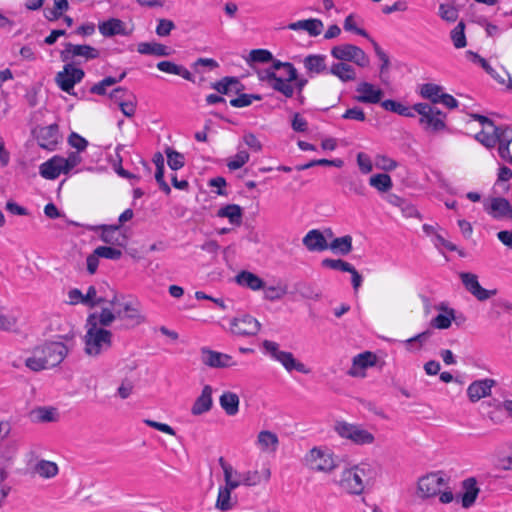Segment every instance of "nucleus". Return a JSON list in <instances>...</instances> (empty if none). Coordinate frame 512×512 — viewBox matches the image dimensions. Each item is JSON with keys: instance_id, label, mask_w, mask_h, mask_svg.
<instances>
[{"instance_id": "nucleus-56", "label": "nucleus", "mask_w": 512, "mask_h": 512, "mask_svg": "<svg viewBox=\"0 0 512 512\" xmlns=\"http://www.w3.org/2000/svg\"><path fill=\"white\" fill-rule=\"evenodd\" d=\"M249 160V153L245 150H240L230 161L227 162V167L230 170H237L241 168Z\"/></svg>"}, {"instance_id": "nucleus-2", "label": "nucleus", "mask_w": 512, "mask_h": 512, "mask_svg": "<svg viewBox=\"0 0 512 512\" xmlns=\"http://www.w3.org/2000/svg\"><path fill=\"white\" fill-rule=\"evenodd\" d=\"M86 326L87 331L84 336L85 353L88 356L97 357L107 352L112 346L111 331L98 326L95 313L88 316Z\"/></svg>"}, {"instance_id": "nucleus-3", "label": "nucleus", "mask_w": 512, "mask_h": 512, "mask_svg": "<svg viewBox=\"0 0 512 512\" xmlns=\"http://www.w3.org/2000/svg\"><path fill=\"white\" fill-rule=\"evenodd\" d=\"M365 466H353L344 469L335 483L346 493L361 495L365 489L364 477L367 475Z\"/></svg>"}, {"instance_id": "nucleus-64", "label": "nucleus", "mask_w": 512, "mask_h": 512, "mask_svg": "<svg viewBox=\"0 0 512 512\" xmlns=\"http://www.w3.org/2000/svg\"><path fill=\"white\" fill-rule=\"evenodd\" d=\"M490 75L498 83H500L502 85L506 84L507 89H512V78H511L510 74L503 67L500 68L499 72L495 70V72H492V74H490Z\"/></svg>"}, {"instance_id": "nucleus-23", "label": "nucleus", "mask_w": 512, "mask_h": 512, "mask_svg": "<svg viewBox=\"0 0 512 512\" xmlns=\"http://www.w3.org/2000/svg\"><path fill=\"white\" fill-rule=\"evenodd\" d=\"M303 65L311 77L319 75L327 70L326 56L321 54H310L303 59Z\"/></svg>"}, {"instance_id": "nucleus-37", "label": "nucleus", "mask_w": 512, "mask_h": 512, "mask_svg": "<svg viewBox=\"0 0 512 512\" xmlns=\"http://www.w3.org/2000/svg\"><path fill=\"white\" fill-rule=\"evenodd\" d=\"M260 100H262V96L260 94H248L244 92L230 98L229 104L235 108H244L250 106L253 101Z\"/></svg>"}, {"instance_id": "nucleus-20", "label": "nucleus", "mask_w": 512, "mask_h": 512, "mask_svg": "<svg viewBox=\"0 0 512 512\" xmlns=\"http://www.w3.org/2000/svg\"><path fill=\"white\" fill-rule=\"evenodd\" d=\"M256 445L262 452L274 454L279 446V438L272 431L262 430L257 435Z\"/></svg>"}, {"instance_id": "nucleus-53", "label": "nucleus", "mask_w": 512, "mask_h": 512, "mask_svg": "<svg viewBox=\"0 0 512 512\" xmlns=\"http://www.w3.org/2000/svg\"><path fill=\"white\" fill-rule=\"evenodd\" d=\"M322 266L333 269V270H339L342 272H348L352 269V264L349 262H346L342 259H330L326 258L322 260Z\"/></svg>"}, {"instance_id": "nucleus-47", "label": "nucleus", "mask_w": 512, "mask_h": 512, "mask_svg": "<svg viewBox=\"0 0 512 512\" xmlns=\"http://www.w3.org/2000/svg\"><path fill=\"white\" fill-rule=\"evenodd\" d=\"M122 317V311L116 310L115 313L110 308H102L99 316H97V323L103 327H108L116 318Z\"/></svg>"}, {"instance_id": "nucleus-11", "label": "nucleus", "mask_w": 512, "mask_h": 512, "mask_svg": "<svg viewBox=\"0 0 512 512\" xmlns=\"http://www.w3.org/2000/svg\"><path fill=\"white\" fill-rule=\"evenodd\" d=\"M99 51L87 44H72L70 42L64 45V49L60 53L63 62L71 61L75 57H83L86 61L98 58Z\"/></svg>"}, {"instance_id": "nucleus-5", "label": "nucleus", "mask_w": 512, "mask_h": 512, "mask_svg": "<svg viewBox=\"0 0 512 512\" xmlns=\"http://www.w3.org/2000/svg\"><path fill=\"white\" fill-rule=\"evenodd\" d=\"M262 346L264 351L270 355L273 360L281 363L286 371L291 372L296 370L303 374L310 373V369H308L303 363L296 360L291 352L280 350L278 343L270 340H264Z\"/></svg>"}, {"instance_id": "nucleus-35", "label": "nucleus", "mask_w": 512, "mask_h": 512, "mask_svg": "<svg viewBox=\"0 0 512 512\" xmlns=\"http://www.w3.org/2000/svg\"><path fill=\"white\" fill-rule=\"evenodd\" d=\"M432 332L430 330H426L422 333H419L405 341H403L404 346L407 351L415 352L422 348V346L428 341Z\"/></svg>"}, {"instance_id": "nucleus-16", "label": "nucleus", "mask_w": 512, "mask_h": 512, "mask_svg": "<svg viewBox=\"0 0 512 512\" xmlns=\"http://www.w3.org/2000/svg\"><path fill=\"white\" fill-rule=\"evenodd\" d=\"M485 211L495 219L512 218V206L503 197H494L484 204Z\"/></svg>"}, {"instance_id": "nucleus-38", "label": "nucleus", "mask_w": 512, "mask_h": 512, "mask_svg": "<svg viewBox=\"0 0 512 512\" xmlns=\"http://www.w3.org/2000/svg\"><path fill=\"white\" fill-rule=\"evenodd\" d=\"M381 106L387 110L394 112L398 115L405 116V117H414V112L409 107L403 105L400 102H397L392 99H387L381 102Z\"/></svg>"}, {"instance_id": "nucleus-62", "label": "nucleus", "mask_w": 512, "mask_h": 512, "mask_svg": "<svg viewBox=\"0 0 512 512\" xmlns=\"http://www.w3.org/2000/svg\"><path fill=\"white\" fill-rule=\"evenodd\" d=\"M175 28V24L172 20L169 19H159L158 25L156 27V34L160 37H166L168 36L171 31Z\"/></svg>"}, {"instance_id": "nucleus-18", "label": "nucleus", "mask_w": 512, "mask_h": 512, "mask_svg": "<svg viewBox=\"0 0 512 512\" xmlns=\"http://www.w3.org/2000/svg\"><path fill=\"white\" fill-rule=\"evenodd\" d=\"M496 384L493 379H483L472 382L467 389V395L472 402H477L480 399L487 397L491 394V388Z\"/></svg>"}, {"instance_id": "nucleus-48", "label": "nucleus", "mask_w": 512, "mask_h": 512, "mask_svg": "<svg viewBox=\"0 0 512 512\" xmlns=\"http://www.w3.org/2000/svg\"><path fill=\"white\" fill-rule=\"evenodd\" d=\"M241 484H243L242 473L234 470L231 466L226 465V489L232 491Z\"/></svg>"}, {"instance_id": "nucleus-63", "label": "nucleus", "mask_w": 512, "mask_h": 512, "mask_svg": "<svg viewBox=\"0 0 512 512\" xmlns=\"http://www.w3.org/2000/svg\"><path fill=\"white\" fill-rule=\"evenodd\" d=\"M68 143L78 152L84 151L88 146V141L76 132H72L69 135Z\"/></svg>"}, {"instance_id": "nucleus-8", "label": "nucleus", "mask_w": 512, "mask_h": 512, "mask_svg": "<svg viewBox=\"0 0 512 512\" xmlns=\"http://www.w3.org/2000/svg\"><path fill=\"white\" fill-rule=\"evenodd\" d=\"M446 485L447 481L440 472L426 474L418 479L417 495L421 499L435 497Z\"/></svg>"}, {"instance_id": "nucleus-6", "label": "nucleus", "mask_w": 512, "mask_h": 512, "mask_svg": "<svg viewBox=\"0 0 512 512\" xmlns=\"http://www.w3.org/2000/svg\"><path fill=\"white\" fill-rule=\"evenodd\" d=\"M412 109L420 115L419 122L425 129L438 132L446 128L444 121L446 115L432 105L428 103H417Z\"/></svg>"}, {"instance_id": "nucleus-60", "label": "nucleus", "mask_w": 512, "mask_h": 512, "mask_svg": "<svg viewBox=\"0 0 512 512\" xmlns=\"http://www.w3.org/2000/svg\"><path fill=\"white\" fill-rule=\"evenodd\" d=\"M357 165L363 174H368L373 170V163L369 155L364 152L357 154Z\"/></svg>"}, {"instance_id": "nucleus-54", "label": "nucleus", "mask_w": 512, "mask_h": 512, "mask_svg": "<svg viewBox=\"0 0 512 512\" xmlns=\"http://www.w3.org/2000/svg\"><path fill=\"white\" fill-rule=\"evenodd\" d=\"M95 251L101 258L119 260L122 257V251L111 246H98Z\"/></svg>"}, {"instance_id": "nucleus-50", "label": "nucleus", "mask_w": 512, "mask_h": 512, "mask_svg": "<svg viewBox=\"0 0 512 512\" xmlns=\"http://www.w3.org/2000/svg\"><path fill=\"white\" fill-rule=\"evenodd\" d=\"M245 86L236 77L226 76V97L232 98L233 96L244 93Z\"/></svg>"}, {"instance_id": "nucleus-21", "label": "nucleus", "mask_w": 512, "mask_h": 512, "mask_svg": "<svg viewBox=\"0 0 512 512\" xmlns=\"http://www.w3.org/2000/svg\"><path fill=\"white\" fill-rule=\"evenodd\" d=\"M232 281L252 291H258L264 288V281L256 274L246 270L240 271Z\"/></svg>"}, {"instance_id": "nucleus-1", "label": "nucleus", "mask_w": 512, "mask_h": 512, "mask_svg": "<svg viewBox=\"0 0 512 512\" xmlns=\"http://www.w3.org/2000/svg\"><path fill=\"white\" fill-rule=\"evenodd\" d=\"M68 348L62 342H45L32 351V356L25 360V365L38 372L59 365L67 356Z\"/></svg>"}, {"instance_id": "nucleus-43", "label": "nucleus", "mask_w": 512, "mask_h": 512, "mask_svg": "<svg viewBox=\"0 0 512 512\" xmlns=\"http://www.w3.org/2000/svg\"><path fill=\"white\" fill-rule=\"evenodd\" d=\"M167 155V163L170 169L177 171L185 165L184 155L178 151L173 150L170 147L165 149Z\"/></svg>"}, {"instance_id": "nucleus-33", "label": "nucleus", "mask_w": 512, "mask_h": 512, "mask_svg": "<svg viewBox=\"0 0 512 512\" xmlns=\"http://www.w3.org/2000/svg\"><path fill=\"white\" fill-rule=\"evenodd\" d=\"M271 472L269 468H265L262 473L258 471H246L242 473V481L243 485L246 486H255L259 484L262 480L268 481L270 479Z\"/></svg>"}, {"instance_id": "nucleus-42", "label": "nucleus", "mask_w": 512, "mask_h": 512, "mask_svg": "<svg viewBox=\"0 0 512 512\" xmlns=\"http://www.w3.org/2000/svg\"><path fill=\"white\" fill-rule=\"evenodd\" d=\"M201 360L205 365L210 367L224 366V363L222 362V354L205 347L201 349Z\"/></svg>"}, {"instance_id": "nucleus-12", "label": "nucleus", "mask_w": 512, "mask_h": 512, "mask_svg": "<svg viewBox=\"0 0 512 512\" xmlns=\"http://www.w3.org/2000/svg\"><path fill=\"white\" fill-rule=\"evenodd\" d=\"M459 276L465 289L479 301H485L497 293L496 289L483 288L478 281V276L474 273L462 272Z\"/></svg>"}, {"instance_id": "nucleus-17", "label": "nucleus", "mask_w": 512, "mask_h": 512, "mask_svg": "<svg viewBox=\"0 0 512 512\" xmlns=\"http://www.w3.org/2000/svg\"><path fill=\"white\" fill-rule=\"evenodd\" d=\"M92 229L101 231L100 239L106 244L120 247H124L126 244V238L119 232L120 225L102 224Z\"/></svg>"}, {"instance_id": "nucleus-14", "label": "nucleus", "mask_w": 512, "mask_h": 512, "mask_svg": "<svg viewBox=\"0 0 512 512\" xmlns=\"http://www.w3.org/2000/svg\"><path fill=\"white\" fill-rule=\"evenodd\" d=\"M326 236L331 238L333 236V232L331 229H326L324 232H321L318 229L310 230L303 237V245L311 252H320L328 249V242Z\"/></svg>"}, {"instance_id": "nucleus-39", "label": "nucleus", "mask_w": 512, "mask_h": 512, "mask_svg": "<svg viewBox=\"0 0 512 512\" xmlns=\"http://www.w3.org/2000/svg\"><path fill=\"white\" fill-rule=\"evenodd\" d=\"M369 184L379 192H387L392 186L391 177L386 173L375 174L370 177Z\"/></svg>"}, {"instance_id": "nucleus-24", "label": "nucleus", "mask_w": 512, "mask_h": 512, "mask_svg": "<svg viewBox=\"0 0 512 512\" xmlns=\"http://www.w3.org/2000/svg\"><path fill=\"white\" fill-rule=\"evenodd\" d=\"M39 173L43 178L49 180L56 179L61 173H64L60 156H53L51 159L42 163L39 167Z\"/></svg>"}, {"instance_id": "nucleus-9", "label": "nucleus", "mask_w": 512, "mask_h": 512, "mask_svg": "<svg viewBox=\"0 0 512 512\" xmlns=\"http://www.w3.org/2000/svg\"><path fill=\"white\" fill-rule=\"evenodd\" d=\"M331 55L340 62H353L360 67L369 65V57L366 53L353 44H340L331 49Z\"/></svg>"}, {"instance_id": "nucleus-27", "label": "nucleus", "mask_w": 512, "mask_h": 512, "mask_svg": "<svg viewBox=\"0 0 512 512\" xmlns=\"http://www.w3.org/2000/svg\"><path fill=\"white\" fill-rule=\"evenodd\" d=\"M99 32L105 37H112L115 35H128L125 29V24L118 18H110L98 25Z\"/></svg>"}, {"instance_id": "nucleus-15", "label": "nucleus", "mask_w": 512, "mask_h": 512, "mask_svg": "<svg viewBox=\"0 0 512 512\" xmlns=\"http://www.w3.org/2000/svg\"><path fill=\"white\" fill-rule=\"evenodd\" d=\"M61 136L59 133V127L57 124H51L45 127H41L36 135L38 145L49 151L56 149Z\"/></svg>"}, {"instance_id": "nucleus-45", "label": "nucleus", "mask_w": 512, "mask_h": 512, "mask_svg": "<svg viewBox=\"0 0 512 512\" xmlns=\"http://www.w3.org/2000/svg\"><path fill=\"white\" fill-rule=\"evenodd\" d=\"M464 30L465 24L463 22H459L450 33L453 45L457 49L464 48L467 44Z\"/></svg>"}, {"instance_id": "nucleus-26", "label": "nucleus", "mask_w": 512, "mask_h": 512, "mask_svg": "<svg viewBox=\"0 0 512 512\" xmlns=\"http://www.w3.org/2000/svg\"><path fill=\"white\" fill-rule=\"evenodd\" d=\"M329 73L344 83L354 81L357 78L354 67L346 62L333 63L329 68Z\"/></svg>"}, {"instance_id": "nucleus-61", "label": "nucleus", "mask_w": 512, "mask_h": 512, "mask_svg": "<svg viewBox=\"0 0 512 512\" xmlns=\"http://www.w3.org/2000/svg\"><path fill=\"white\" fill-rule=\"evenodd\" d=\"M343 119L346 120H354L363 122L366 119V115L362 108L358 106H354L352 108L347 109L341 116Z\"/></svg>"}, {"instance_id": "nucleus-36", "label": "nucleus", "mask_w": 512, "mask_h": 512, "mask_svg": "<svg viewBox=\"0 0 512 512\" xmlns=\"http://www.w3.org/2000/svg\"><path fill=\"white\" fill-rule=\"evenodd\" d=\"M122 306V317L120 319L129 320L132 322V325H139L144 322V317L140 314L137 306H134L131 302H126Z\"/></svg>"}, {"instance_id": "nucleus-41", "label": "nucleus", "mask_w": 512, "mask_h": 512, "mask_svg": "<svg viewBox=\"0 0 512 512\" xmlns=\"http://www.w3.org/2000/svg\"><path fill=\"white\" fill-rule=\"evenodd\" d=\"M226 218L233 227H240L243 223V209L236 204H226Z\"/></svg>"}, {"instance_id": "nucleus-44", "label": "nucleus", "mask_w": 512, "mask_h": 512, "mask_svg": "<svg viewBox=\"0 0 512 512\" xmlns=\"http://www.w3.org/2000/svg\"><path fill=\"white\" fill-rule=\"evenodd\" d=\"M35 471L43 478H51L58 473V466L54 462L41 460L36 464Z\"/></svg>"}, {"instance_id": "nucleus-13", "label": "nucleus", "mask_w": 512, "mask_h": 512, "mask_svg": "<svg viewBox=\"0 0 512 512\" xmlns=\"http://www.w3.org/2000/svg\"><path fill=\"white\" fill-rule=\"evenodd\" d=\"M259 329L258 320L247 314L234 318L230 323V331L236 336H253Z\"/></svg>"}, {"instance_id": "nucleus-30", "label": "nucleus", "mask_w": 512, "mask_h": 512, "mask_svg": "<svg viewBox=\"0 0 512 512\" xmlns=\"http://www.w3.org/2000/svg\"><path fill=\"white\" fill-rule=\"evenodd\" d=\"M290 30H305L311 36H318L323 29V23L319 19L299 20L288 25Z\"/></svg>"}, {"instance_id": "nucleus-57", "label": "nucleus", "mask_w": 512, "mask_h": 512, "mask_svg": "<svg viewBox=\"0 0 512 512\" xmlns=\"http://www.w3.org/2000/svg\"><path fill=\"white\" fill-rule=\"evenodd\" d=\"M264 298L270 301H275L281 299L284 295H286L287 291L284 287L280 286H264Z\"/></svg>"}, {"instance_id": "nucleus-51", "label": "nucleus", "mask_w": 512, "mask_h": 512, "mask_svg": "<svg viewBox=\"0 0 512 512\" xmlns=\"http://www.w3.org/2000/svg\"><path fill=\"white\" fill-rule=\"evenodd\" d=\"M273 60V55L266 49H254L249 53L247 62L267 63Z\"/></svg>"}, {"instance_id": "nucleus-10", "label": "nucleus", "mask_w": 512, "mask_h": 512, "mask_svg": "<svg viewBox=\"0 0 512 512\" xmlns=\"http://www.w3.org/2000/svg\"><path fill=\"white\" fill-rule=\"evenodd\" d=\"M84 76L85 73L81 68H76L71 63H67L63 70L56 74L55 81L62 91L72 94L75 84L81 82Z\"/></svg>"}, {"instance_id": "nucleus-22", "label": "nucleus", "mask_w": 512, "mask_h": 512, "mask_svg": "<svg viewBox=\"0 0 512 512\" xmlns=\"http://www.w3.org/2000/svg\"><path fill=\"white\" fill-rule=\"evenodd\" d=\"M212 407V387L205 385L200 396H198L191 408V413L195 416L202 415Z\"/></svg>"}, {"instance_id": "nucleus-46", "label": "nucleus", "mask_w": 512, "mask_h": 512, "mask_svg": "<svg viewBox=\"0 0 512 512\" xmlns=\"http://www.w3.org/2000/svg\"><path fill=\"white\" fill-rule=\"evenodd\" d=\"M293 80H288V75L286 78L278 77L275 79V83L272 84V89L282 93L285 97L291 98L294 95V87L291 85Z\"/></svg>"}, {"instance_id": "nucleus-52", "label": "nucleus", "mask_w": 512, "mask_h": 512, "mask_svg": "<svg viewBox=\"0 0 512 512\" xmlns=\"http://www.w3.org/2000/svg\"><path fill=\"white\" fill-rule=\"evenodd\" d=\"M439 16L447 22H455L458 19V10L452 4H440Z\"/></svg>"}, {"instance_id": "nucleus-7", "label": "nucleus", "mask_w": 512, "mask_h": 512, "mask_svg": "<svg viewBox=\"0 0 512 512\" xmlns=\"http://www.w3.org/2000/svg\"><path fill=\"white\" fill-rule=\"evenodd\" d=\"M306 466L314 471L330 473L337 467L333 453L327 448L314 447L305 455Z\"/></svg>"}, {"instance_id": "nucleus-29", "label": "nucleus", "mask_w": 512, "mask_h": 512, "mask_svg": "<svg viewBox=\"0 0 512 512\" xmlns=\"http://www.w3.org/2000/svg\"><path fill=\"white\" fill-rule=\"evenodd\" d=\"M437 310L443 312L438 314L431 320V325L437 329H448L452 321L455 319V311L447 307L444 303L436 307Z\"/></svg>"}, {"instance_id": "nucleus-31", "label": "nucleus", "mask_w": 512, "mask_h": 512, "mask_svg": "<svg viewBox=\"0 0 512 512\" xmlns=\"http://www.w3.org/2000/svg\"><path fill=\"white\" fill-rule=\"evenodd\" d=\"M463 488L465 492L461 498V504L464 508L471 507L479 494V488L477 487V482L474 478H468L463 482Z\"/></svg>"}, {"instance_id": "nucleus-19", "label": "nucleus", "mask_w": 512, "mask_h": 512, "mask_svg": "<svg viewBox=\"0 0 512 512\" xmlns=\"http://www.w3.org/2000/svg\"><path fill=\"white\" fill-rule=\"evenodd\" d=\"M356 91L359 93L358 96L355 97V100L361 103H371L376 104L380 102L383 91L379 88H375L374 85L368 82H361Z\"/></svg>"}, {"instance_id": "nucleus-40", "label": "nucleus", "mask_w": 512, "mask_h": 512, "mask_svg": "<svg viewBox=\"0 0 512 512\" xmlns=\"http://www.w3.org/2000/svg\"><path fill=\"white\" fill-rule=\"evenodd\" d=\"M443 94V88L437 84L427 83L421 87V95L423 98L429 99L432 103H439V99Z\"/></svg>"}, {"instance_id": "nucleus-55", "label": "nucleus", "mask_w": 512, "mask_h": 512, "mask_svg": "<svg viewBox=\"0 0 512 512\" xmlns=\"http://www.w3.org/2000/svg\"><path fill=\"white\" fill-rule=\"evenodd\" d=\"M239 396L232 392H226V415L235 416L239 412Z\"/></svg>"}, {"instance_id": "nucleus-32", "label": "nucleus", "mask_w": 512, "mask_h": 512, "mask_svg": "<svg viewBox=\"0 0 512 512\" xmlns=\"http://www.w3.org/2000/svg\"><path fill=\"white\" fill-rule=\"evenodd\" d=\"M137 51L140 54L155 55V56H169L170 50L167 46L156 42H142L138 44Z\"/></svg>"}, {"instance_id": "nucleus-58", "label": "nucleus", "mask_w": 512, "mask_h": 512, "mask_svg": "<svg viewBox=\"0 0 512 512\" xmlns=\"http://www.w3.org/2000/svg\"><path fill=\"white\" fill-rule=\"evenodd\" d=\"M375 165L377 168L384 171H393L398 166L395 160L385 155H377L375 158Z\"/></svg>"}, {"instance_id": "nucleus-4", "label": "nucleus", "mask_w": 512, "mask_h": 512, "mask_svg": "<svg viewBox=\"0 0 512 512\" xmlns=\"http://www.w3.org/2000/svg\"><path fill=\"white\" fill-rule=\"evenodd\" d=\"M334 431L343 439L349 440L355 445H370L375 441V436L362 425L352 424L346 421H336Z\"/></svg>"}, {"instance_id": "nucleus-34", "label": "nucleus", "mask_w": 512, "mask_h": 512, "mask_svg": "<svg viewBox=\"0 0 512 512\" xmlns=\"http://www.w3.org/2000/svg\"><path fill=\"white\" fill-rule=\"evenodd\" d=\"M328 249L341 255H347L352 251V237L345 235L335 238L331 243H328Z\"/></svg>"}, {"instance_id": "nucleus-28", "label": "nucleus", "mask_w": 512, "mask_h": 512, "mask_svg": "<svg viewBox=\"0 0 512 512\" xmlns=\"http://www.w3.org/2000/svg\"><path fill=\"white\" fill-rule=\"evenodd\" d=\"M376 363V356L369 351L360 353L353 358L352 367L349 370V375L359 376L360 370L374 366Z\"/></svg>"}, {"instance_id": "nucleus-59", "label": "nucleus", "mask_w": 512, "mask_h": 512, "mask_svg": "<svg viewBox=\"0 0 512 512\" xmlns=\"http://www.w3.org/2000/svg\"><path fill=\"white\" fill-rule=\"evenodd\" d=\"M371 42H372V45H373V48H374V51H375V54L377 55V57L379 58V60L381 61V66H380V73L383 74L385 73L386 71H388L389 69V66H390V60H389V57L388 55L382 50V48L378 45L377 42H375L374 40L371 39Z\"/></svg>"}, {"instance_id": "nucleus-25", "label": "nucleus", "mask_w": 512, "mask_h": 512, "mask_svg": "<svg viewBox=\"0 0 512 512\" xmlns=\"http://www.w3.org/2000/svg\"><path fill=\"white\" fill-rule=\"evenodd\" d=\"M503 137L504 131L495 125H493V127L483 128V130L475 136L476 140L488 148L494 147Z\"/></svg>"}, {"instance_id": "nucleus-49", "label": "nucleus", "mask_w": 512, "mask_h": 512, "mask_svg": "<svg viewBox=\"0 0 512 512\" xmlns=\"http://www.w3.org/2000/svg\"><path fill=\"white\" fill-rule=\"evenodd\" d=\"M296 291L305 299L318 300L321 296L320 292L313 285L305 282L298 283Z\"/></svg>"}]
</instances>
